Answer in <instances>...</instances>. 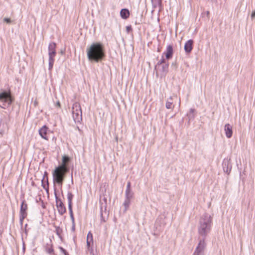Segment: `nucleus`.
<instances>
[{
  "instance_id": "f257e3e1",
  "label": "nucleus",
  "mask_w": 255,
  "mask_h": 255,
  "mask_svg": "<svg viewBox=\"0 0 255 255\" xmlns=\"http://www.w3.org/2000/svg\"><path fill=\"white\" fill-rule=\"evenodd\" d=\"M87 54L90 61L96 62L100 61L105 55L103 45L99 42L92 43L87 49Z\"/></svg>"
},
{
  "instance_id": "f03ea898",
  "label": "nucleus",
  "mask_w": 255,
  "mask_h": 255,
  "mask_svg": "<svg viewBox=\"0 0 255 255\" xmlns=\"http://www.w3.org/2000/svg\"><path fill=\"white\" fill-rule=\"evenodd\" d=\"M212 219L211 215L205 213L201 217L198 227L199 235L203 238L208 235L211 229Z\"/></svg>"
},
{
  "instance_id": "7ed1b4c3",
  "label": "nucleus",
  "mask_w": 255,
  "mask_h": 255,
  "mask_svg": "<svg viewBox=\"0 0 255 255\" xmlns=\"http://www.w3.org/2000/svg\"><path fill=\"white\" fill-rule=\"evenodd\" d=\"M69 160L68 156H64L62 157V164L56 167L53 173V182L61 186L64 180V177L68 169L66 163Z\"/></svg>"
},
{
  "instance_id": "20e7f679",
  "label": "nucleus",
  "mask_w": 255,
  "mask_h": 255,
  "mask_svg": "<svg viewBox=\"0 0 255 255\" xmlns=\"http://www.w3.org/2000/svg\"><path fill=\"white\" fill-rule=\"evenodd\" d=\"M73 119L75 123H80L82 120L81 106L78 102H75L72 108Z\"/></svg>"
},
{
  "instance_id": "39448f33",
  "label": "nucleus",
  "mask_w": 255,
  "mask_h": 255,
  "mask_svg": "<svg viewBox=\"0 0 255 255\" xmlns=\"http://www.w3.org/2000/svg\"><path fill=\"white\" fill-rule=\"evenodd\" d=\"M10 94L9 92H3L0 93V107L5 109L11 103Z\"/></svg>"
},
{
  "instance_id": "423d86ee",
  "label": "nucleus",
  "mask_w": 255,
  "mask_h": 255,
  "mask_svg": "<svg viewBox=\"0 0 255 255\" xmlns=\"http://www.w3.org/2000/svg\"><path fill=\"white\" fill-rule=\"evenodd\" d=\"M206 247V244L205 242V239L204 238L200 239L194 251L193 255H204Z\"/></svg>"
},
{
  "instance_id": "0eeeda50",
  "label": "nucleus",
  "mask_w": 255,
  "mask_h": 255,
  "mask_svg": "<svg viewBox=\"0 0 255 255\" xmlns=\"http://www.w3.org/2000/svg\"><path fill=\"white\" fill-rule=\"evenodd\" d=\"M27 209V204L25 203V201L23 200L20 206V216L19 219L20 222L22 223L24 219L27 216L26 210Z\"/></svg>"
},
{
  "instance_id": "6e6552de",
  "label": "nucleus",
  "mask_w": 255,
  "mask_h": 255,
  "mask_svg": "<svg viewBox=\"0 0 255 255\" xmlns=\"http://www.w3.org/2000/svg\"><path fill=\"white\" fill-rule=\"evenodd\" d=\"M134 195L125 194V199L123 204L124 206V212L126 213L128 209L131 201L133 198Z\"/></svg>"
},
{
  "instance_id": "1a4fd4ad",
  "label": "nucleus",
  "mask_w": 255,
  "mask_h": 255,
  "mask_svg": "<svg viewBox=\"0 0 255 255\" xmlns=\"http://www.w3.org/2000/svg\"><path fill=\"white\" fill-rule=\"evenodd\" d=\"M223 168L224 172L229 173L232 169L231 159L225 158L223 162Z\"/></svg>"
},
{
  "instance_id": "9d476101",
  "label": "nucleus",
  "mask_w": 255,
  "mask_h": 255,
  "mask_svg": "<svg viewBox=\"0 0 255 255\" xmlns=\"http://www.w3.org/2000/svg\"><path fill=\"white\" fill-rule=\"evenodd\" d=\"M73 198V195L72 193L69 192L67 194V199L68 202V209L69 211L70 216L71 219L73 220V213L72 209V199Z\"/></svg>"
},
{
  "instance_id": "9b49d317",
  "label": "nucleus",
  "mask_w": 255,
  "mask_h": 255,
  "mask_svg": "<svg viewBox=\"0 0 255 255\" xmlns=\"http://www.w3.org/2000/svg\"><path fill=\"white\" fill-rule=\"evenodd\" d=\"M56 203L58 213L61 215L64 214L66 212V208L62 201L56 198Z\"/></svg>"
},
{
  "instance_id": "f8f14e48",
  "label": "nucleus",
  "mask_w": 255,
  "mask_h": 255,
  "mask_svg": "<svg viewBox=\"0 0 255 255\" xmlns=\"http://www.w3.org/2000/svg\"><path fill=\"white\" fill-rule=\"evenodd\" d=\"M48 130V128L45 125L43 126L38 130V132H39L40 136L42 138H43L45 140L48 139L47 136Z\"/></svg>"
},
{
  "instance_id": "ddd939ff",
  "label": "nucleus",
  "mask_w": 255,
  "mask_h": 255,
  "mask_svg": "<svg viewBox=\"0 0 255 255\" xmlns=\"http://www.w3.org/2000/svg\"><path fill=\"white\" fill-rule=\"evenodd\" d=\"M224 130L226 137L231 138L233 134L232 127L229 124H227L225 125Z\"/></svg>"
},
{
  "instance_id": "4468645a",
  "label": "nucleus",
  "mask_w": 255,
  "mask_h": 255,
  "mask_svg": "<svg viewBox=\"0 0 255 255\" xmlns=\"http://www.w3.org/2000/svg\"><path fill=\"white\" fill-rule=\"evenodd\" d=\"M193 41L191 39L188 40L185 43L184 48L186 53H189L191 52L193 48Z\"/></svg>"
},
{
  "instance_id": "2eb2a0df",
  "label": "nucleus",
  "mask_w": 255,
  "mask_h": 255,
  "mask_svg": "<svg viewBox=\"0 0 255 255\" xmlns=\"http://www.w3.org/2000/svg\"><path fill=\"white\" fill-rule=\"evenodd\" d=\"M173 54V48L171 45H168L166 48V51L165 53L166 58L167 59H170L172 57Z\"/></svg>"
},
{
  "instance_id": "dca6fc26",
  "label": "nucleus",
  "mask_w": 255,
  "mask_h": 255,
  "mask_svg": "<svg viewBox=\"0 0 255 255\" xmlns=\"http://www.w3.org/2000/svg\"><path fill=\"white\" fill-rule=\"evenodd\" d=\"M165 107L167 109L173 110L174 106L172 102V97L170 96L166 101L165 103Z\"/></svg>"
},
{
  "instance_id": "f3484780",
  "label": "nucleus",
  "mask_w": 255,
  "mask_h": 255,
  "mask_svg": "<svg viewBox=\"0 0 255 255\" xmlns=\"http://www.w3.org/2000/svg\"><path fill=\"white\" fill-rule=\"evenodd\" d=\"M120 15L122 18L127 19L129 17V12L128 9L124 8L121 10Z\"/></svg>"
},
{
  "instance_id": "a211bd4d",
  "label": "nucleus",
  "mask_w": 255,
  "mask_h": 255,
  "mask_svg": "<svg viewBox=\"0 0 255 255\" xmlns=\"http://www.w3.org/2000/svg\"><path fill=\"white\" fill-rule=\"evenodd\" d=\"M48 53H56V44L54 42H51L48 45Z\"/></svg>"
},
{
  "instance_id": "6ab92c4d",
  "label": "nucleus",
  "mask_w": 255,
  "mask_h": 255,
  "mask_svg": "<svg viewBox=\"0 0 255 255\" xmlns=\"http://www.w3.org/2000/svg\"><path fill=\"white\" fill-rule=\"evenodd\" d=\"M125 194L128 195H134L133 192L132 191L130 188V183L128 182L127 185L126 189L125 191Z\"/></svg>"
},
{
  "instance_id": "aec40b11",
  "label": "nucleus",
  "mask_w": 255,
  "mask_h": 255,
  "mask_svg": "<svg viewBox=\"0 0 255 255\" xmlns=\"http://www.w3.org/2000/svg\"><path fill=\"white\" fill-rule=\"evenodd\" d=\"M151 1L154 7L159 6L161 3V0H151Z\"/></svg>"
},
{
  "instance_id": "412c9836",
  "label": "nucleus",
  "mask_w": 255,
  "mask_h": 255,
  "mask_svg": "<svg viewBox=\"0 0 255 255\" xmlns=\"http://www.w3.org/2000/svg\"><path fill=\"white\" fill-rule=\"evenodd\" d=\"M56 53H48L49 59L48 61H54V57Z\"/></svg>"
},
{
  "instance_id": "4be33fe9",
  "label": "nucleus",
  "mask_w": 255,
  "mask_h": 255,
  "mask_svg": "<svg viewBox=\"0 0 255 255\" xmlns=\"http://www.w3.org/2000/svg\"><path fill=\"white\" fill-rule=\"evenodd\" d=\"M87 240H90L91 241H93V235H92V234L91 233V232H89L88 233V234H87Z\"/></svg>"
},
{
  "instance_id": "5701e85b",
  "label": "nucleus",
  "mask_w": 255,
  "mask_h": 255,
  "mask_svg": "<svg viewBox=\"0 0 255 255\" xmlns=\"http://www.w3.org/2000/svg\"><path fill=\"white\" fill-rule=\"evenodd\" d=\"M168 64H165L162 66V70L163 72H167L168 71Z\"/></svg>"
},
{
  "instance_id": "b1692460",
  "label": "nucleus",
  "mask_w": 255,
  "mask_h": 255,
  "mask_svg": "<svg viewBox=\"0 0 255 255\" xmlns=\"http://www.w3.org/2000/svg\"><path fill=\"white\" fill-rule=\"evenodd\" d=\"M86 243H87V248L89 250L90 249V247L91 246V244L92 245L93 244V241H91L90 240H87Z\"/></svg>"
},
{
  "instance_id": "393cba45",
  "label": "nucleus",
  "mask_w": 255,
  "mask_h": 255,
  "mask_svg": "<svg viewBox=\"0 0 255 255\" xmlns=\"http://www.w3.org/2000/svg\"><path fill=\"white\" fill-rule=\"evenodd\" d=\"M54 62V61H49L48 65H49V70H51L52 69Z\"/></svg>"
},
{
  "instance_id": "a878e982",
  "label": "nucleus",
  "mask_w": 255,
  "mask_h": 255,
  "mask_svg": "<svg viewBox=\"0 0 255 255\" xmlns=\"http://www.w3.org/2000/svg\"><path fill=\"white\" fill-rule=\"evenodd\" d=\"M3 21L7 23H10L11 22V19L9 18L5 17L3 18Z\"/></svg>"
},
{
  "instance_id": "bb28decb",
  "label": "nucleus",
  "mask_w": 255,
  "mask_h": 255,
  "mask_svg": "<svg viewBox=\"0 0 255 255\" xmlns=\"http://www.w3.org/2000/svg\"><path fill=\"white\" fill-rule=\"evenodd\" d=\"M61 229L59 227H56V232L57 234L59 236L60 234Z\"/></svg>"
},
{
  "instance_id": "cd10ccee",
  "label": "nucleus",
  "mask_w": 255,
  "mask_h": 255,
  "mask_svg": "<svg viewBox=\"0 0 255 255\" xmlns=\"http://www.w3.org/2000/svg\"><path fill=\"white\" fill-rule=\"evenodd\" d=\"M165 63V60L164 59V58H162L158 62V64L159 65V64H161L162 63Z\"/></svg>"
},
{
  "instance_id": "c85d7f7f",
  "label": "nucleus",
  "mask_w": 255,
  "mask_h": 255,
  "mask_svg": "<svg viewBox=\"0 0 255 255\" xmlns=\"http://www.w3.org/2000/svg\"><path fill=\"white\" fill-rule=\"evenodd\" d=\"M71 220L72 221V224H73L72 229V230L74 231L75 230L74 218L73 217V220L72 219H71Z\"/></svg>"
},
{
  "instance_id": "c756f323",
  "label": "nucleus",
  "mask_w": 255,
  "mask_h": 255,
  "mask_svg": "<svg viewBox=\"0 0 255 255\" xmlns=\"http://www.w3.org/2000/svg\"><path fill=\"white\" fill-rule=\"evenodd\" d=\"M53 252V250L52 248H49L47 249V252L49 254H51Z\"/></svg>"
},
{
  "instance_id": "7c9ffc66",
  "label": "nucleus",
  "mask_w": 255,
  "mask_h": 255,
  "mask_svg": "<svg viewBox=\"0 0 255 255\" xmlns=\"http://www.w3.org/2000/svg\"><path fill=\"white\" fill-rule=\"evenodd\" d=\"M251 18H255V10L253 11L251 14Z\"/></svg>"
},
{
  "instance_id": "2f4dec72",
  "label": "nucleus",
  "mask_w": 255,
  "mask_h": 255,
  "mask_svg": "<svg viewBox=\"0 0 255 255\" xmlns=\"http://www.w3.org/2000/svg\"><path fill=\"white\" fill-rule=\"evenodd\" d=\"M126 28H127V30L128 31H129L131 29V28L130 26H127Z\"/></svg>"
},
{
  "instance_id": "473e14b6",
  "label": "nucleus",
  "mask_w": 255,
  "mask_h": 255,
  "mask_svg": "<svg viewBox=\"0 0 255 255\" xmlns=\"http://www.w3.org/2000/svg\"><path fill=\"white\" fill-rule=\"evenodd\" d=\"M190 112H191V113H193V112H194V110H193V109H190Z\"/></svg>"
},
{
  "instance_id": "72a5a7b5",
  "label": "nucleus",
  "mask_w": 255,
  "mask_h": 255,
  "mask_svg": "<svg viewBox=\"0 0 255 255\" xmlns=\"http://www.w3.org/2000/svg\"><path fill=\"white\" fill-rule=\"evenodd\" d=\"M57 105L58 106H60V103L59 102H58L57 103Z\"/></svg>"
},
{
  "instance_id": "f704fd0d",
  "label": "nucleus",
  "mask_w": 255,
  "mask_h": 255,
  "mask_svg": "<svg viewBox=\"0 0 255 255\" xmlns=\"http://www.w3.org/2000/svg\"><path fill=\"white\" fill-rule=\"evenodd\" d=\"M180 100H179V107H180Z\"/></svg>"
}]
</instances>
